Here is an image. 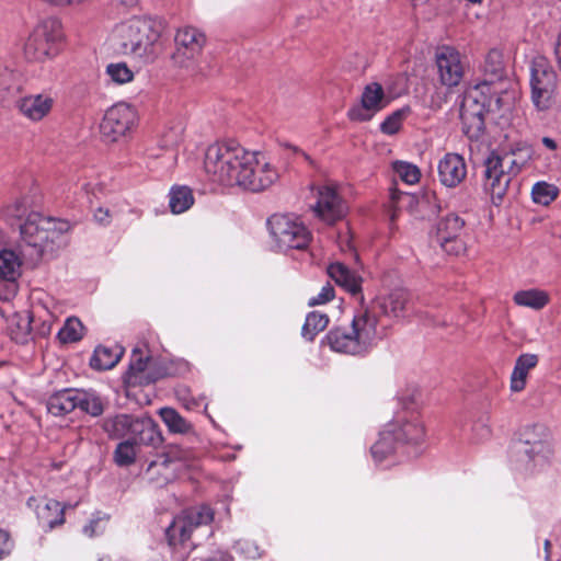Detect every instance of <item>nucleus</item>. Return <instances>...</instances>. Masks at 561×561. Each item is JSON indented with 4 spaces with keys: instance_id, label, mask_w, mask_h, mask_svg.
Instances as JSON below:
<instances>
[{
    "instance_id": "57",
    "label": "nucleus",
    "mask_w": 561,
    "mask_h": 561,
    "mask_svg": "<svg viewBox=\"0 0 561 561\" xmlns=\"http://www.w3.org/2000/svg\"><path fill=\"white\" fill-rule=\"evenodd\" d=\"M110 1L115 7H124V8L134 7L138 2V0H110Z\"/></svg>"
},
{
    "instance_id": "13",
    "label": "nucleus",
    "mask_w": 561,
    "mask_h": 561,
    "mask_svg": "<svg viewBox=\"0 0 561 561\" xmlns=\"http://www.w3.org/2000/svg\"><path fill=\"white\" fill-rule=\"evenodd\" d=\"M482 80L474 85L472 92L494 99L499 105L502 100L501 94L504 92V88L501 85L505 78V67L501 51L492 49L488 53L482 66Z\"/></svg>"
},
{
    "instance_id": "29",
    "label": "nucleus",
    "mask_w": 561,
    "mask_h": 561,
    "mask_svg": "<svg viewBox=\"0 0 561 561\" xmlns=\"http://www.w3.org/2000/svg\"><path fill=\"white\" fill-rule=\"evenodd\" d=\"M539 356L533 353L520 354L511 374L510 388L513 392H520L526 388L528 374L537 367Z\"/></svg>"
},
{
    "instance_id": "62",
    "label": "nucleus",
    "mask_w": 561,
    "mask_h": 561,
    "mask_svg": "<svg viewBox=\"0 0 561 561\" xmlns=\"http://www.w3.org/2000/svg\"><path fill=\"white\" fill-rule=\"evenodd\" d=\"M391 199H392V201H396V199H397V193H396V191H392V192H391Z\"/></svg>"
},
{
    "instance_id": "53",
    "label": "nucleus",
    "mask_w": 561,
    "mask_h": 561,
    "mask_svg": "<svg viewBox=\"0 0 561 561\" xmlns=\"http://www.w3.org/2000/svg\"><path fill=\"white\" fill-rule=\"evenodd\" d=\"M94 220L103 226L110 225L112 215L107 208L99 207L93 215Z\"/></svg>"
},
{
    "instance_id": "22",
    "label": "nucleus",
    "mask_w": 561,
    "mask_h": 561,
    "mask_svg": "<svg viewBox=\"0 0 561 561\" xmlns=\"http://www.w3.org/2000/svg\"><path fill=\"white\" fill-rule=\"evenodd\" d=\"M328 275L337 286L358 299L360 306L364 302L362 294V276L354 270L341 262L331 263L328 266Z\"/></svg>"
},
{
    "instance_id": "52",
    "label": "nucleus",
    "mask_w": 561,
    "mask_h": 561,
    "mask_svg": "<svg viewBox=\"0 0 561 561\" xmlns=\"http://www.w3.org/2000/svg\"><path fill=\"white\" fill-rule=\"evenodd\" d=\"M147 367V360L144 359L139 354L134 352L130 365H129V374L130 376H136L139 373L145 371Z\"/></svg>"
},
{
    "instance_id": "23",
    "label": "nucleus",
    "mask_w": 561,
    "mask_h": 561,
    "mask_svg": "<svg viewBox=\"0 0 561 561\" xmlns=\"http://www.w3.org/2000/svg\"><path fill=\"white\" fill-rule=\"evenodd\" d=\"M27 506L35 510L38 523L43 528L50 530L65 522L66 506H61L56 500L30 497Z\"/></svg>"
},
{
    "instance_id": "64",
    "label": "nucleus",
    "mask_w": 561,
    "mask_h": 561,
    "mask_svg": "<svg viewBox=\"0 0 561 561\" xmlns=\"http://www.w3.org/2000/svg\"><path fill=\"white\" fill-rule=\"evenodd\" d=\"M301 154L304 156L305 159L309 160V156L305 152H301Z\"/></svg>"
},
{
    "instance_id": "12",
    "label": "nucleus",
    "mask_w": 561,
    "mask_h": 561,
    "mask_svg": "<svg viewBox=\"0 0 561 561\" xmlns=\"http://www.w3.org/2000/svg\"><path fill=\"white\" fill-rule=\"evenodd\" d=\"M136 123V110L125 102H119L106 110L100 124V131L106 141L116 142L126 137Z\"/></svg>"
},
{
    "instance_id": "51",
    "label": "nucleus",
    "mask_w": 561,
    "mask_h": 561,
    "mask_svg": "<svg viewBox=\"0 0 561 561\" xmlns=\"http://www.w3.org/2000/svg\"><path fill=\"white\" fill-rule=\"evenodd\" d=\"M13 549V541L10 538L9 533L0 529V560L8 557Z\"/></svg>"
},
{
    "instance_id": "46",
    "label": "nucleus",
    "mask_w": 561,
    "mask_h": 561,
    "mask_svg": "<svg viewBox=\"0 0 561 561\" xmlns=\"http://www.w3.org/2000/svg\"><path fill=\"white\" fill-rule=\"evenodd\" d=\"M410 113L411 108L409 106L394 111L380 124V130L386 135L397 134Z\"/></svg>"
},
{
    "instance_id": "38",
    "label": "nucleus",
    "mask_w": 561,
    "mask_h": 561,
    "mask_svg": "<svg viewBox=\"0 0 561 561\" xmlns=\"http://www.w3.org/2000/svg\"><path fill=\"white\" fill-rule=\"evenodd\" d=\"M21 91L20 76L7 67L0 68V104L16 96Z\"/></svg>"
},
{
    "instance_id": "1",
    "label": "nucleus",
    "mask_w": 561,
    "mask_h": 561,
    "mask_svg": "<svg viewBox=\"0 0 561 561\" xmlns=\"http://www.w3.org/2000/svg\"><path fill=\"white\" fill-rule=\"evenodd\" d=\"M70 230L68 220L32 210L20 225V248H25L32 260L51 259L67 245Z\"/></svg>"
},
{
    "instance_id": "15",
    "label": "nucleus",
    "mask_w": 561,
    "mask_h": 561,
    "mask_svg": "<svg viewBox=\"0 0 561 561\" xmlns=\"http://www.w3.org/2000/svg\"><path fill=\"white\" fill-rule=\"evenodd\" d=\"M494 99L483 96L481 102L478 101V94L470 91L463 100L460 118L462 123V131L471 139L477 140L484 131V114L491 108Z\"/></svg>"
},
{
    "instance_id": "33",
    "label": "nucleus",
    "mask_w": 561,
    "mask_h": 561,
    "mask_svg": "<svg viewBox=\"0 0 561 561\" xmlns=\"http://www.w3.org/2000/svg\"><path fill=\"white\" fill-rule=\"evenodd\" d=\"M124 348L117 344L112 346H98L90 359L91 368L95 370L112 369L122 358Z\"/></svg>"
},
{
    "instance_id": "39",
    "label": "nucleus",
    "mask_w": 561,
    "mask_h": 561,
    "mask_svg": "<svg viewBox=\"0 0 561 561\" xmlns=\"http://www.w3.org/2000/svg\"><path fill=\"white\" fill-rule=\"evenodd\" d=\"M134 417L135 416L129 414H117L107 417L103 422V428L111 437H129Z\"/></svg>"
},
{
    "instance_id": "61",
    "label": "nucleus",
    "mask_w": 561,
    "mask_h": 561,
    "mask_svg": "<svg viewBox=\"0 0 561 561\" xmlns=\"http://www.w3.org/2000/svg\"><path fill=\"white\" fill-rule=\"evenodd\" d=\"M99 561H111L110 557L103 556L99 559Z\"/></svg>"
},
{
    "instance_id": "35",
    "label": "nucleus",
    "mask_w": 561,
    "mask_h": 561,
    "mask_svg": "<svg viewBox=\"0 0 561 561\" xmlns=\"http://www.w3.org/2000/svg\"><path fill=\"white\" fill-rule=\"evenodd\" d=\"M58 308L54 305V301L46 297L45 301H38L33 306L31 321H35L36 318L42 320L41 334L46 335L51 331V325L57 319Z\"/></svg>"
},
{
    "instance_id": "19",
    "label": "nucleus",
    "mask_w": 561,
    "mask_h": 561,
    "mask_svg": "<svg viewBox=\"0 0 561 561\" xmlns=\"http://www.w3.org/2000/svg\"><path fill=\"white\" fill-rule=\"evenodd\" d=\"M388 104L389 100L385 95L382 85L378 82H371L364 88L360 105L351 108L348 115L353 121L367 122Z\"/></svg>"
},
{
    "instance_id": "26",
    "label": "nucleus",
    "mask_w": 561,
    "mask_h": 561,
    "mask_svg": "<svg viewBox=\"0 0 561 561\" xmlns=\"http://www.w3.org/2000/svg\"><path fill=\"white\" fill-rule=\"evenodd\" d=\"M181 128H171L163 133V152L161 158L152 163V171H171L178 163L176 146L181 141Z\"/></svg>"
},
{
    "instance_id": "55",
    "label": "nucleus",
    "mask_w": 561,
    "mask_h": 561,
    "mask_svg": "<svg viewBox=\"0 0 561 561\" xmlns=\"http://www.w3.org/2000/svg\"><path fill=\"white\" fill-rule=\"evenodd\" d=\"M100 522V519L91 520L89 525L83 527V534L88 537H93L94 535L99 534L98 527Z\"/></svg>"
},
{
    "instance_id": "56",
    "label": "nucleus",
    "mask_w": 561,
    "mask_h": 561,
    "mask_svg": "<svg viewBox=\"0 0 561 561\" xmlns=\"http://www.w3.org/2000/svg\"><path fill=\"white\" fill-rule=\"evenodd\" d=\"M553 51H554V56H556L557 62L559 65V68L561 70V32L559 33V36L553 44Z\"/></svg>"
},
{
    "instance_id": "6",
    "label": "nucleus",
    "mask_w": 561,
    "mask_h": 561,
    "mask_svg": "<svg viewBox=\"0 0 561 561\" xmlns=\"http://www.w3.org/2000/svg\"><path fill=\"white\" fill-rule=\"evenodd\" d=\"M237 162L233 163L232 186L251 192H261L270 187L278 178L277 171L268 163H260L254 152L238 146Z\"/></svg>"
},
{
    "instance_id": "28",
    "label": "nucleus",
    "mask_w": 561,
    "mask_h": 561,
    "mask_svg": "<svg viewBox=\"0 0 561 561\" xmlns=\"http://www.w3.org/2000/svg\"><path fill=\"white\" fill-rule=\"evenodd\" d=\"M128 440L134 444L156 446L161 443V435L152 419L134 417Z\"/></svg>"
},
{
    "instance_id": "54",
    "label": "nucleus",
    "mask_w": 561,
    "mask_h": 561,
    "mask_svg": "<svg viewBox=\"0 0 561 561\" xmlns=\"http://www.w3.org/2000/svg\"><path fill=\"white\" fill-rule=\"evenodd\" d=\"M238 549L245 553L248 558H256L259 556L257 547L250 542H238Z\"/></svg>"
},
{
    "instance_id": "42",
    "label": "nucleus",
    "mask_w": 561,
    "mask_h": 561,
    "mask_svg": "<svg viewBox=\"0 0 561 561\" xmlns=\"http://www.w3.org/2000/svg\"><path fill=\"white\" fill-rule=\"evenodd\" d=\"M105 75L116 85L129 83L135 78V71L124 61L110 62L105 67Z\"/></svg>"
},
{
    "instance_id": "21",
    "label": "nucleus",
    "mask_w": 561,
    "mask_h": 561,
    "mask_svg": "<svg viewBox=\"0 0 561 561\" xmlns=\"http://www.w3.org/2000/svg\"><path fill=\"white\" fill-rule=\"evenodd\" d=\"M436 64L443 84L455 87L462 77V66L459 53L450 47L443 46L436 53Z\"/></svg>"
},
{
    "instance_id": "25",
    "label": "nucleus",
    "mask_w": 561,
    "mask_h": 561,
    "mask_svg": "<svg viewBox=\"0 0 561 561\" xmlns=\"http://www.w3.org/2000/svg\"><path fill=\"white\" fill-rule=\"evenodd\" d=\"M55 100L48 93L30 94L19 100L20 113L32 122H39L53 110Z\"/></svg>"
},
{
    "instance_id": "10",
    "label": "nucleus",
    "mask_w": 561,
    "mask_h": 561,
    "mask_svg": "<svg viewBox=\"0 0 561 561\" xmlns=\"http://www.w3.org/2000/svg\"><path fill=\"white\" fill-rule=\"evenodd\" d=\"M267 226L280 251L302 250L311 240V233L307 227L291 215H273L268 218Z\"/></svg>"
},
{
    "instance_id": "9",
    "label": "nucleus",
    "mask_w": 561,
    "mask_h": 561,
    "mask_svg": "<svg viewBox=\"0 0 561 561\" xmlns=\"http://www.w3.org/2000/svg\"><path fill=\"white\" fill-rule=\"evenodd\" d=\"M531 101L539 111L552 106L558 92V77L546 57L538 56L530 65Z\"/></svg>"
},
{
    "instance_id": "7",
    "label": "nucleus",
    "mask_w": 561,
    "mask_h": 561,
    "mask_svg": "<svg viewBox=\"0 0 561 561\" xmlns=\"http://www.w3.org/2000/svg\"><path fill=\"white\" fill-rule=\"evenodd\" d=\"M64 39L61 22L54 16L39 21L30 33L24 54L33 61H46L59 54Z\"/></svg>"
},
{
    "instance_id": "34",
    "label": "nucleus",
    "mask_w": 561,
    "mask_h": 561,
    "mask_svg": "<svg viewBox=\"0 0 561 561\" xmlns=\"http://www.w3.org/2000/svg\"><path fill=\"white\" fill-rule=\"evenodd\" d=\"M77 408L82 412L98 417L103 414L106 400L92 389H77Z\"/></svg>"
},
{
    "instance_id": "27",
    "label": "nucleus",
    "mask_w": 561,
    "mask_h": 561,
    "mask_svg": "<svg viewBox=\"0 0 561 561\" xmlns=\"http://www.w3.org/2000/svg\"><path fill=\"white\" fill-rule=\"evenodd\" d=\"M23 257L20 245L16 249L0 250V282L15 284L22 275Z\"/></svg>"
},
{
    "instance_id": "41",
    "label": "nucleus",
    "mask_w": 561,
    "mask_h": 561,
    "mask_svg": "<svg viewBox=\"0 0 561 561\" xmlns=\"http://www.w3.org/2000/svg\"><path fill=\"white\" fill-rule=\"evenodd\" d=\"M329 323V317L325 313L312 311L307 314L301 335L307 341H313L316 335L323 331Z\"/></svg>"
},
{
    "instance_id": "2",
    "label": "nucleus",
    "mask_w": 561,
    "mask_h": 561,
    "mask_svg": "<svg viewBox=\"0 0 561 561\" xmlns=\"http://www.w3.org/2000/svg\"><path fill=\"white\" fill-rule=\"evenodd\" d=\"M387 331L388 325L376 320L373 311L357 308L348 327L331 329L325 339L336 353L363 356L387 335Z\"/></svg>"
},
{
    "instance_id": "8",
    "label": "nucleus",
    "mask_w": 561,
    "mask_h": 561,
    "mask_svg": "<svg viewBox=\"0 0 561 561\" xmlns=\"http://www.w3.org/2000/svg\"><path fill=\"white\" fill-rule=\"evenodd\" d=\"M214 519V511L207 505H198L184 510L167 528L169 545L173 548L174 558L184 561L180 547H193L187 543L193 530L199 526L208 525Z\"/></svg>"
},
{
    "instance_id": "48",
    "label": "nucleus",
    "mask_w": 561,
    "mask_h": 561,
    "mask_svg": "<svg viewBox=\"0 0 561 561\" xmlns=\"http://www.w3.org/2000/svg\"><path fill=\"white\" fill-rule=\"evenodd\" d=\"M334 297V288L331 284H327L322 287L321 291L309 299V306L323 305L330 301Z\"/></svg>"
},
{
    "instance_id": "4",
    "label": "nucleus",
    "mask_w": 561,
    "mask_h": 561,
    "mask_svg": "<svg viewBox=\"0 0 561 561\" xmlns=\"http://www.w3.org/2000/svg\"><path fill=\"white\" fill-rule=\"evenodd\" d=\"M160 27L151 20L133 18L117 24L111 42L117 54L142 64L153 62L159 54Z\"/></svg>"
},
{
    "instance_id": "47",
    "label": "nucleus",
    "mask_w": 561,
    "mask_h": 561,
    "mask_svg": "<svg viewBox=\"0 0 561 561\" xmlns=\"http://www.w3.org/2000/svg\"><path fill=\"white\" fill-rule=\"evenodd\" d=\"M136 444L131 440H124L119 443L114 453L115 462L118 466H129L135 461L136 458Z\"/></svg>"
},
{
    "instance_id": "49",
    "label": "nucleus",
    "mask_w": 561,
    "mask_h": 561,
    "mask_svg": "<svg viewBox=\"0 0 561 561\" xmlns=\"http://www.w3.org/2000/svg\"><path fill=\"white\" fill-rule=\"evenodd\" d=\"M472 431L479 440L489 438L492 433L488 419L476 422L472 426Z\"/></svg>"
},
{
    "instance_id": "3",
    "label": "nucleus",
    "mask_w": 561,
    "mask_h": 561,
    "mask_svg": "<svg viewBox=\"0 0 561 561\" xmlns=\"http://www.w3.org/2000/svg\"><path fill=\"white\" fill-rule=\"evenodd\" d=\"M553 454L549 427L540 422L522 426L512 444L510 462L522 474H535L543 470Z\"/></svg>"
},
{
    "instance_id": "44",
    "label": "nucleus",
    "mask_w": 561,
    "mask_h": 561,
    "mask_svg": "<svg viewBox=\"0 0 561 561\" xmlns=\"http://www.w3.org/2000/svg\"><path fill=\"white\" fill-rule=\"evenodd\" d=\"M558 194L557 186L547 182H537L531 190L533 201L542 206L551 204L558 197Z\"/></svg>"
},
{
    "instance_id": "14",
    "label": "nucleus",
    "mask_w": 561,
    "mask_h": 561,
    "mask_svg": "<svg viewBox=\"0 0 561 561\" xmlns=\"http://www.w3.org/2000/svg\"><path fill=\"white\" fill-rule=\"evenodd\" d=\"M463 233L465 220L450 213L438 220L432 240L447 254L459 255L466 250Z\"/></svg>"
},
{
    "instance_id": "60",
    "label": "nucleus",
    "mask_w": 561,
    "mask_h": 561,
    "mask_svg": "<svg viewBox=\"0 0 561 561\" xmlns=\"http://www.w3.org/2000/svg\"><path fill=\"white\" fill-rule=\"evenodd\" d=\"M99 561H111L110 557L103 556L99 559Z\"/></svg>"
},
{
    "instance_id": "36",
    "label": "nucleus",
    "mask_w": 561,
    "mask_h": 561,
    "mask_svg": "<svg viewBox=\"0 0 561 561\" xmlns=\"http://www.w3.org/2000/svg\"><path fill=\"white\" fill-rule=\"evenodd\" d=\"M550 300L549 294L541 289L518 290L513 296V301L520 307L534 310L543 309Z\"/></svg>"
},
{
    "instance_id": "45",
    "label": "nucleus",
    "mask_w": 561,
    "mask_h": 561,
    "mask_svg": "<svg viewBox=\"0 0 561 561\" xmlns=\"http://www.w3.org/2000/svg\"><path fill=\"white\" fill-rule=\"evenodd\" d=\"M392 169L394 174L408 185L416 184L421 179V171L413 163L407 161H394L392 163Z\"/></svg>"
},
{
    "instance_id": "58",
    "label": "nucleus",
    "mask_w": 561,
    "mask_h": 561,
    "mask_svg": "<svg viewBox=\"0 0 561 561\" xmlns=\"http://www.w3.org/2000/svg\"><path fill=\"white\" fill-rule=\"evenodd\" d=\"M542 144L550 150H554L557 148V144L552 138L543 137Z\"/></svg>"
},
{
    "instance_id": "50",
    "label": "nucleus",
    "mask_w": 561,
    "mask_h": 561,
    "mask_svg": "<svg viewBox=\"0 0 561 561\" xmlns=\"http://www.w3.org/2000/svg\"><path fill=\"white\" fill-rule=\"evenodd\" d=\"M163 147L164 146H163V135H162L157 147H151L146 150V159H147L148 168L152 167V163H156V161L161 158V154L163 152Z\"/></svg>"
},
{
    "instance_id": "32",
    "label": "nucleus",
    "mask_w": 561,
    "mask_h": 561,
    "mask_svg": "<svg viewBox=\"0 0 561 561\" xmlns=\"http://www.w3.org/2000/svg\"><path fill=\"white\" fill-rule=\"evenodd\" d=\"M77 389L66 388L53 393L46 403L47 411L54 416H64L77 409Z\"/></svg>"
},
{
    "instance_id": "59",
    "label": "nucleus",
    "mask_w": 561,
    "mask_h": 561,
    "mask_svg": "<svg viewBox=\"0 0 561 561\" xmlns=\"http://www.w3.org/2000/svg\"><path fill=\"white\" fill-rule=\"evenodd\" d=\"M550 548H551V542L549 539H546L545 542H543V549H545V553H546V561H549L550 559Z\"/></svg>"
},
{
    "instance_id": "63",
    "label": "nucleus",
    "mask_w": 561,
    "mask_h": 561,
    "mask_svg": "<svg viewBox=\"0 0 561 561\" xmlns=\"http://www.w3.org/2000/svg\"><path fill=\"white\" fill-rule=\"evenodd\" d=\"M469 2H472V3H480L482 0H468Z\"/></svg>"
},
{
    "instance_id": "11",
    "label": "nucleus",
    "mask_w": 561,
    "mask_h": 561,
    "mask_svg": "<svg viewBox=\"0 0 561 561\" xmlns=\"http://www.w3.org/2000/svg\"><path fill=\"white\" fill-rule=\"evenodd\" d=\"M238 145L214 144L205 153L204 170L214 183L232 186L233 163L237 162Z\"/></svg>"
},
{
    "instance_id": "20",
    "label": "nucleus",
    "mask_w": 561,
    "mask_h": 561,
    "mask_svg": "<svg viewBox=\"0 0 561 561\" xmlns=\"http://www.w3.org/2000/svg\"><path fill=\"white\" fill-rule=\"evenodd\" d=\"M317 217L332 225L345 215V206L336 191L330 186L318 188L317 202L312 206Z\"/></svg>"
},
{
    "instance_id": "16",
    "label": "nucleus",
    "mask_w": 561,
    "mask_h": 561,
    "mask_svg": "<svg viewBox=\"0 0 561 561\" xmlns=\"http://www.w3.org/2000/svg\"><path fill=\"white\" fill-rule=\"evenodd\" d=\"M358 309H367L373 311L374 318L382 324L390 328L389 322L383 319H401L409 311V295L402 289H396L386 296H380L373 300L369 305L363 302Z\"/></svg>"
},
{
    "instance_id": "24",
    "label": "nucleus",
    "mask_w": 561,
    "mask_h": 561,
    "mask_svg": "<svg viewBox=\"0 0 561 561\" xmlns=\"http://www.w3.org/2000/svg\"><path fill=\"white\" fill-rule=\"evenodd\" d=\"M437 168L440 183L449 188L458 186L467 176L466 161L458 153H446Z\"/></svg>"
},
{
    "instance_id": "31",
    "label": "nucleus",
    "mask_w": 561,
    "mask_h": 561,
    "mask_svg": "<svg viewBox=\"0 0 561 561\" xmlns=\"http://www.w3.org/2000/svg\"><path fill=\"white\" fill-rule=\"evenodd\" d=\"M36 205L37 201L34 195L27 194L16 197L2 207L1 217L5 221L14 224L24 217L26 218L32 210H36Z\"/></svg>"
},
{
    "instance_id": "17",
    "label": "nucleus",
    "mask_w": 561,
    "mask_h": 561,
    "mask_svg": "<svg viewBox=\"0 0 561 561\" xmlns=\"http://www.w3.org/2000/svg\"><path fill=\"white\" fill-rule=\"evenodd\" d=\"M388 425L396 426V436L400 444H419L423 440L425 431L416 407L412 401L402 402V410L397 412Z\"/></svg>"
},
{
    "instance_id": "37",
    "label": "nucleus",
    "mask_w": 561,
    "mask_h": 561,
    "mask_svg": "<svg viewBox=\"0 0 561 561\" xmlns=\"http://www.w3.org/2000/svg\"><path fill=\"white\" fill-rule=\"evenodd\" d=\"M194 204L193 192L188 186L174 185L169 192V206L173 214H182Z\"/></svg>"
},
{
    "instance_id": "43",
    "label": "nucleus",
    "mask_w": 561,
    "mask_h": 561,
    "mask_svg": "<svg viewBox=\"0 0 561 561\" xmlns=\"http://www.w3.org/2000/svg\"><path fill=\"white\" fill-rule=\"evenodd\" d=\"M160 416L173 433L185 434L191 431V424L172 408H162Z\"/></svg>"
},
{
    "instance_id": "5",
    "label": "nucleus",
    "mask_w": 561,
    "mask_h": 561,
    "mask_svg": "<svg viewBox=\"0 0 561 561\" xmlns=\"http://www.w3.org/2000/svg\"><path fill=\"white\" fill-rule=\"evenodd\" d=\"M523 165L524 161H519L514 152H492L486 158L483 188L495 206L502 204L513 178L522 171Z\"/></svg>"
},
{
    "instance_id": "40",
    "label": "nucleus",
    "mask_w": 561,
    "mask_h": 561,
    "mask_svg": "<svg viewBox=\"0 0 561 561\" xmlns=\"http://www.w3.org/2000/svg\"><path fill=\"white\" fill-rule=\"evenodd\" d=\"M85 328L76 317H69L57 333V339L62 344L79 342L84 336Z\"/></svg>"
},
{
    "instance_id": "30",
    "label": "nucleus",
    "mask_w": 561,
    "mask_h": 561,
    "mask_svg": "<svg viewBox=\"0 0 561 561\" xmlns=\"http://www.w3.org/2000/svg\"><path fill=\"white\" fill-rule=\"evenodd\" d=\"M399 438L396 436V426L387 425L380 432L378 440L371 446V456L377 463L390 458L400 446Z\"/></svg>"
},
{
    "instance_id": "18",
    "label": "nucleus",
    "mask_w": 561,
    "mask_h": 561,
    "mask_svg": "<svg viewBox=\"0 0 561 561\" xmlns=\"http://www.w3.org/2000/svg\"><path fill=\"white\" fill-rule=\"evenodd\" d=\"M174 62L184 68H190L193 59L199 55L205 44V36L197 28L184 26L175 34Z\"/></svg>"
}]
</instances>
